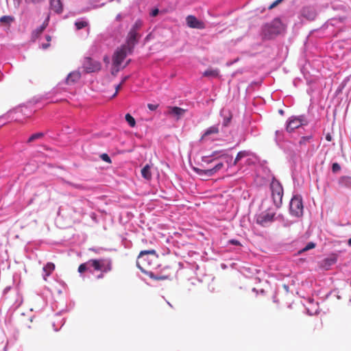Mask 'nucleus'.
I'll list each match as a JSON object with an SVG mask.
<instances>
[{
	"label": "nucleus",
	"instance_id": "obj_7",
	"mask_svg": "<svg viewBox=\"0 0 351 351\" xmlns=\"http://www.w3.org/2000/svg\"><path fill=\"white\" fill-rule=\"evenodd\" d=\"M304 120L302 117H291L289 119L287 124V131L292 132L295 129L304 125Z\"/></svg>",
	"mask_w": 351,
	"mask_h": 351
},
{
	"label": "nucleus",
	"instance_id": "obj_15",
	"mask_svg": "<svg viewBox=\"0 0 351 351\" xmlns=\"http://www.w3.org/2000/svg\"><path fill=\"white\" fill-rule=\"evenodd\" d=\"M219 132V126L217 125H213L209 127L204 133V134L201 137V141L204 140L207 136L213 135V134H217Z\"/></svg>",
	"mask_w": 351,
	"mask_h": 351
},
{
	"label": "nucleus",
	"instance_id": "obj_9",
	"mask_svg": "<svg viewBox=\"0 0 351 351\" xmlns=\"http://www.w3.org/2000/svg\"><path fill=\"white\" fill-rule=\"evenodd\" d=\"M274 216V213H262L256 217V223L261 225L262 226H266L268 223L273 221Z\"/></svg>",
	"mask_w": 351,
	"mask_h": 351
},
{
	"label": "nucleus",
	"instance_id": "obj_24",
	"mask_svg": "<svg viewBox=\"0 0 351 351\" xmlns=\"http://www.w3.org/2000/svg\"><path fill=\"white\" fill-rule=\"evenodd\" d=\"M247 156H248V154H247V152L246 151H241V152H239L237 154V156H236V158H235V159H234V163H233V164H234V165H237V162H239L241 158H244V157H246Z\"/></svg>",
	"mask_w": 351,
	"mask_h": 351
},
{
	"label": "nucleus",
	"instance_id": "obj_8",
	"mask_svg": "<svg viewBox=\"0 0 351 351\" xmlns=\"http://www.w3.org/2000/svg\"><path fill=\"white\" fill-rule=\"evenodd\" d=\"M83 66L86 73L96 72L101 69L100 62L90 58H86L84 60Z\"/></svg>",
	"mask_w": 351,
	"mask_h": 351
},
{
	"label": "nucleus",
	"instance_id": "obj_20",
	"mask_svg": "<svg viewBox=\"0 0 351 351\" xmlns=\"http://www.w3.org/2000/svg\"><path fill=\"white\" fill-rule=\"evenodd\" d=\"M47 25L48 23L47 21L44 22L42 25H40L39 27H38L33 32L32 36L35 38H38L40 36V34H41L42 32L45 30V29L47 27Z\"/></svg>",
	"mask_w": 351,
	"mask_h": 351
},
{
	"label": "nucleus",
	"instance_id": "obj_28",
	"mask_svg": "<svg viewBox=\"0 0 351 351\" xmlns=\"http://www.w3.org/2000/svg\"><path fill=\"white\" fill-rule=\"evenodd\" d=\"M195 171L199 176H213V174H210L208 173V171H209V169H201L199 168H195Z\"/></svg>",
	"mask_w": 351,
	"mask_h": 351
},
{
	"label": "nucleus",
	"instance_id": "obj_26",
	"mask_svg": "<svg viewBox=\"0 0 351 351\" xmlns=\"http://www.w3.org/2000/svg\"><path fill=\"white\" fill-rule=\"evenodd\" d=\"M43 136H44V134L42 132L34 134L31 136H29V138L27 140V142L32 143V142L36 141V139L41 138L42 137H43Z\"/></svg>",
	"mask_w": 351,
	"mask_h": 351
},
{
	"label": "nucleus",
	"instance_id": "obj_33",
	"mask_svg": "<svg viewBox=\"0 0 351 351\" xmlns=\"http://www.w3.org/2000/svg\"><path fill=\"white\" fill-rule=\"evenodd\" d=\"M341 170V167L337 162H334L332 165V171L333 173H337Z\"/></svg>",
	"mask_w": 351,
	"mask_h": 351
},
{
	"label": "nucleus",
	"instance_id": "obj_48",
	"mask_svg": "<svg viewBox=\"0 0 351 351\" xmlns=\"http://www.w3.org/2000/svg\"><path fill=\"white\" fill-rule=\"evenodd\" d=\"M348 244L351 246V238L348 239Z\"/></svg>",
	"mask_w": 351,
	"mask_h": 351
},
{
	"label": "nucleus",
	"instance_id": "obj_27",
	"mask_svg": "<svg viewBox=\"0 0 351 351\" xmlns=\"http://www.w3.org/2000/svg\"><path fill=\"white\" fill-rule=\"evenodd\" d=\"M315 247V243L313 242H309L304 248L300 250L298 253L301 254L302 252H306L309 250L313 249Z\"/></svg>",
	"mask_w": 351,
	"mask_h": 351
},
{
	"label": "nucleus",
	"instance_id": "obj_21",
	"mask_svg": "<svg viewBox=\"0 0 351 351\" xmlns=\"http://www.w3.org/2000/svg\"><path fill=\"white\" fill-rule=\"evenodd\" d=\"M149 278L152 279L156 280H165L169 279V276H165V275H155L152 271L146 274Z\"/></svg>",
	"mask_w": 351,
	"mask_h": 351
},
{
	"label": "nucleus",
	"instance_id": "obj_25",
	"mask_svg": "<svg viewBox=\"0 0 351 351\" xmlns=\"http://www.w3.org/2000/svg\"><path fill=\"white\" fill-rule=\"evenodd\" d=\"M14 20V17L11 16H3L0 18V22L1 23L10 24Z\"/></svg>",
	"mask_w": 351,
	"mask_h": 351
},
{
	"label": "nucleus",
	"instance_id": "obj_47",
	"mask_svg": "<svg viewBox=\"0 0 351 351\" xmlns=\"http://www.w3.org/2000/svg\"><path fill=\"white\" fill-rule=\"evenodd\" d=\"M116 18H117V19L118 21H121V19H122V16H121V15L119 14H118V15L117 16V17H116Z\"/></svg>",
	"mask_w": 351,
	"mask_h": 351
},
{
	"label": "nucleus",
	"instance_id": "obj_12",
	"mask_svg": "<svg viewBox=\"0 0 351 351\" xmlns=\"http://www.w3.org/2000/svg\"><path fill=\"white\" fill-rule=\"evenodd\" d=\"M300 14L308 21H313L317 15L315 10L311 6L303 7L300 11Z\"/></svg>",
	"mask_w": 351,
	"mask_h": 351
},
{
	"label": "nucleus",
	"instance_id": "obj_46",
	"mask_svg": "<svg viewBox=\"0 0 351 351\" xmlns=\"http://www.w3.org/2000/svg\"><path fill=\"white\" fill-rule=\"evenodd\" d=\"M46 39H47V42L49 43L51 40V38L50 36L47 35V36H46Z\"/></svg>",
	"mask_w": 351,
	"mask_h": 351
},
{
	"label": "nucleus",
	"instance_id": "obj_35",
	"mask_svg": "<svg viewBox=\"0 0 351 351\" xmlns=\"http://www.w3.org/2000/svg\"><path fill=\"white\" fill-rule=\"evenodd\" d=\"M231 119H232V115H230L229 117L224 118L223 125L225 127H227L229 125V123H230Z\"/></svg>",
	"mask_w": 351,
	"mask_h": 351
},
{
	"label": "nucleus",
	"instance_id": "obj_16",
	"mask_svg": "<svg viewBox=\"0 0 351 351\" xmlns=\"http://www.w3.org/2000/svg\"><path fill=\"white\" fill-rule=\"evenodd\" d=\"M81 77V74L78 71H73L71 73L67 78H66V83L68 84H71L77 82L78 80H80Z\"/></svg>",
	"mask_w": 351,
	"mask_h": 351
},
{
	"label": "nucleus",
	"instance_id": "obj_4",
	"mask_svg": "<svg viewBox=\"0 0 351 351\" xmlns=\"http://www.w3.org/2000/svg\"><path fill=\"white\" fill-rule=\"evenodd\" d=\"M273 201L276 207L279 208L282 204L283 188L278 180L274 178L270 184Z\"/></svg>",
	"mask_w": 351,
	"mask_h": 351
},
{
	"label": "nucleus",
	"instance_id": "obj_14",
	"mask_svg": "<svg viewBox=\"0 0 351 351\" xmlns=\"http://www.w3.org/2000/svg\"><path fill=\"white\" fill-rule=\"evenodd\" d=\"M55 265L51 262L47 263L43 267V271L45 273L43 275V278L45 280H47V277L51 274V273L55 270Z\"/></svg>",
	"mask_w": 351,
	"mask_h": 351
},
{
	"label": "nucleus",
	"instance_id": "obj_42",
	"mask_svg": "<svg viewBox=\"0 0 351 351\" xmlns=\"http://www.w3.org/2000/svg\"><path fill=\"white\" fill-rule=\"evenodd\" d=\"M43 0H25L27 3H39L42 1Z\"/></svg>",
	"mask_w": 351,
	"mask_h": 351
},
{
	"label": "nucleus",
	"instance_id": "obj_11",
	"mask_svg": "<svg viewBox=\"0 0 351 351\" xmlns=\"http://www.w3.org/2000/svg\"><path fill=\"white\" fill-rule=\"evenodd\" d=\"M271 34H278L285 29V25L279 18L274 19L269 25Z\"/></svg>",
	"mask_w": 351,
	"mask_h": 351
},
{
	"label": "nucleus",
	"instance_id": "obj_31",
	"mask_svg": "<svg viewBox=\"0 0 351 351\" xmlns=\"http://www.w3.org/2000/svg\"><path fill=\"white\" fill-rule=\"evenodd\" d=\"M311 138H312L311 136L302 137L299 141L300 145L302 146V145H306L307 143L310 142Z\"/></svg>",
	"mask_w": 351,
	"mask_h": 351
},
{
	"label": "nucleus",
	"instance_id": "obj_40",
	"mask_svg": "<svg viewBox=\"0 0 351 351\" xmlns=\"http://www.w3.org/2000/svg\"><path fill=\"white\" fill-rule=\"evenodd\" d=\"M278 5L276 1H274L268 8L269 10H272L273 8H276Z\"/></svg>",
	"mask_w": 351,
	"mask_h": 351
},
{
	"label": "nucleus",
	"instance_id": "obj_23",
	"mask_svg": "<svg viewBox=\"0 0 351 351\" xmlns=\"http://www.w3.org/2000/svg\"><path fill=\"white\" fill-rule=\"evenodd\" d=\"M223 167V164L222 162H219L213 168L209 169L208 171V173L213 174V176L222 169Z\"/></svg>",
	"mask_w": 351,
	"mask_h": 351
},
{
	"label": "nucleus",
	"instance_id": "obj_36",
	"mask_svg": "<svg viewBox=\"0 0 351 351\" xmlns=\"http://www.w3.org/2000/svg\"><path fill=\"white\" fill-rule=\"evenodd\" d=\"M147 107L150 110H156L158 107V104H147Z\"/></svg>",
	"mask_w": 351,
	"mask_h": 351
},
{
	"label": "nucleus",
	"instance_id": "obj_39",
	"mask_svg": "<svg viewBox=\"0 0 351 351\" xmlns=\"http://www.w3.org/2000/svg\"><path fill=\"white\" fill-rule=\"evenodd\" d=\"M122 83H120L119 85H117L115 88L116 89V91H115V93L113 95V97H115L117 95V94L118 93L119 90L121 89V86H122Z\"/></svg>",
	"mask_w": 351,
	"mask_h": 351
},
{
	"label": "nucleus",
	"instance_id": "obj_45",
	"mask_svg": "<svg viewBox=\"0 0 351 351\" xmlns=\"http://www.w3.org/2000/svg\"><path fill=\"white\" fill-rule=\"evenodd\" d=\"M128 76H125L123 78V80H121V83H122V84H124V82L128 79Z\"/></svg>",
	"mask_w": 351,
	"mask_h": 351
},
{
	"label": "nucleus",
	"instance_id": "obj_18",
	"mask_svg": "<svg viewBox=\"0 0 351 351\" xmlns=\"http://www.w3.org/2000/svg\"><path fill=\"white\" fill-rule=\"evenodd\" d=\"M141 175L143 178L147 180H150L152 179V175L151 173V167L149 165H146L141 169Z\"/></svg>",
	"mask_w": 351,
	"mask_h": 351
},
{
	"label": "nucleus",
	"instance_id": "obj_41",
	"mask_svg": "<svg viewBox=\"0 0 351 351\" xmlns=\"http://www.w3.org/2000/svg\"><path fill=\"white\" fill-rule=\"evenodd\" d=\"M332 136L330 133H328L326 135V140L327 141H332Z\"/></svg>",
	"mask_w": 351,
	"mask_h": 351
},
{
	"label": "nucleus",
	"instance_id": "obj_5",
	"mask_svg": "<svg viewBox=\"0 0 351 351\" xmlns=\"http://www.w3.org/2000/svg\"><path fill=\"white\" fill-rule=\"evenodd\" d=\"M290 213L297 217H300L303 215L304 206L302 198L300 195H294L290 202L289 205Z\"/></svg>",
	"mask_w": 351,
	"mask_h": 351
},
{
	"label": "nucleus",
	"instance_id": "obj_10",
	"mask_svg": "<svg viewBox=\"0 0 351 351\" xmlns=\"http://www.w3.org/2000/svg\"><path fill=\"white\" fill-rule=\"evenodd\" d=\"M186 21L188 27L193 29H203L206 27L205 23L198 20L193 15H189L186 18Z\"/></svg>",
	"mask_w": 351,
	"mask_h": 351
},
{
	"label": "nucleus",
	"instance_id": "obj_2",
	"mask_svg": "<svg viewBox=\"0 0 351 351\" xmlns=\"http://www.w3.org/2000/svg\"><path fill=\"white\" fill-rule=\"evenodd\" d=\"M143 26V21L140 19L136 21L130 32L128 34L126 44L125 46L128 47L129 53H131L136 44L138 43V39L141 38V34L138 31Z\"/></svg>",
	"mask_w": 351,
	"mask_h": 351
},
{
	"label": "nucleus",
	"instance_id": "obj_43",
	"mask_svg": "<svg viewBox=\"0 0 351 351\" xmlns=\"http://www.w3.org/2000/svg\"><path fill=\"white\" fill-rule=\"evenodd\" d=\"M49 45H50L49 43H47L46 44H43L42 45V48L43 49H47L49 47Z\"/></svg>",
	"mask_w": 351,
	"mask_h": 351
},
{
	"label": "nucleus",
	"instance_id": "obj_32",
	"mask_svg": "<svg viewBox=\"0 0 351 351\" xmlns=\"http://www.w3.org/2000/svg\"><path fill=\"white\" fill-rule=\"evenodd\" d=\"M88 264V262L86 263H82V264H80L78 267V272L82 274V273H84V271H86L87 270V267H86V265Z\"/></svg>",
	"mask_w": 351,
	"mask_h": 351
},
{
	"label": "nucleus",
	"instance_id": "obj_30",
	"mask_svg": "<svg viewBox=\"0 0 351 351\" xmlns=\"http://www.w3.org/2000/svg\"><path fill=\"white\" fill-rule=\"evenodd\" d=\"M75 25L77 28V29H81L82 28L86 27L88 25V23L86 21H77L75 23Z\"/></svg>",
	"mask_w": 351,
	"mask_h": 351
},
{
	"label": "nucleus",
	"instance_id": "obj_17",
	"mask_svg": "<svg viewBox=\"0 0 351 351\" xmlns=\"http://www.w3.org/2000/svg\"><path fill=\"white\" fill-rule=\"evenodd\" d=\"M50 5L54 12L57 13L62 12V5L60 0H50Z\"/></svg>",
	"mask_w": 351,
	"mask_h": 351
},
{
	"label": "nucleus",
	"instance_id": "obj_44",
	"mask_svg": "<svg viewBox=\"0 0 351 351\" xmlns=\"http://www.w3.org/2000/svg\"><path fill=\"white\" fill-rule=\"evenodd\" d=\"M221 152H222L221 151H215V152H214L210 155V156L214 157V156H217L218 154H220V153H221Z\"/></svg>",
	"mask_w": 351,
	"mask_h": 351
},
{
	"label": "nucleus",
	"instance_id": "obj_6",
	"mask_svg": "<svg viewBox=\"0 0 351 351\" xmlns=\"http://www.w3.org/2000/svg\"><path fill=\"white\" fill-rule=\"evenodd\" d=\"M128 53H129L128 48L124 45L119 48L114 54L113 64L117 67L119 66L125 60Z\"/></svg>",
	"mask_w": 351,
	"mask_h": 351
},
{
	"label": "nucleus",
	"instance_id": "obj_34",
	"mask_svg": "<svg viewBox=\"0 0 351 351\" xmlns=\"http://www.w3.org/2000/svg\"><path fill=\"white\" fill-rule=\"evenodd\" d=\"M101 158L108 163H111V159L107 154H102L101 155Z\"/></svg>",
	"mask_w": 351,
	"mask_h": 351
},
{
	"label": "nucleus",
	"instance_id": "obj_19",
	"mask_svg": "<svg viewBox=\"0 0 351 351\" xmlns=\"http://www.w3.org/2000/svg\"><path fill=\"white\" fill-rule=\"evenodd\" d=\"M339 185L345 187L351 188V177L342 176L339 180Z\"/></svg>",
	"mask_w": 351,
	"mask_h": 351
},
{
	"label": "nucleus",
	"instance_id": "obj_1",
	"mask_svg": "<svg viewBox=\"0 0 351 351\" xmlns=\"http://www.w3.org/2000/svg\"><path fill=\"white\" fill-rule=\"evenodd\" d=\"M158 256L154 250L141 251L136 261V266L144 274H147L157 266Z\"/></svg>",
	"mask_w": 351,
	"mask_h": 351
},
{
	"label": "nucleus",
	"instance_id": "obj_22",
	"mask_svg": "<svg viewBox=\"0 0 351 351\" xmlns=\"http://www.w3.org/2000/svg\"><path fill=\"white\" fill-rule=\"evenodd\" d=\"M203 75L204 77H217L219 76V70L208 69L204 72Z\"/></svg>",
	"mask_w": 351,
	"mask_h": 351
},
{
	"label": "nucleus",
	"instance_id": "obj_29",
	"mask_svg": "<svg viewBox=\"0 0 351 351\" xmlns=\"http://www.w3.org/2000/svg\"><path fill=\"white\" fill-rule=\"evenodd\" d=\"M125 120L131 127H134L136 125L135 119L130 114L125 115Z\"/></svg>",
	"mask_w": 351,
	"mask_h": 351
},
{
	"label": "nucleus",
	"instance_id": "obj_3",
	"mask_svg": "<svg viewBox=\"0 0 351 351\" xmlns=\"http://www.w3.org/2000/svg\"><path fill=\"white\" fill-rule=\"evenodd\" d=\"M95 270L101 271V273L97 276L98 279L104 278V273H108L112 271V264L111 260L106 259H90L88 261Z\"/></svg>",
	"mask_w": 351,
	"mask_h": 351
},
{
	"label": "nucleus",
	"instance_id": "obj_49",
	"mask_svg": "<svg viewBox=\"0 0 351 351\" xmlns=\"http://www.w3.org/2000/svg\"><path fill=\"white\" fill-rule=\"evenodd\" d=\"M280 112L281 114H282V113H283V111L281 110H280Z\"/></svg>",
	"mask_w": 351,
	"mask_h": 351
},
{
	"label": "nucleus",
	"instance_id": "obj_37",
	"mask_svg": "<svg viewBox=\"0 0 351 351\" xmlns=\"http://www.w3.org/2000/svg\"><path fill=\"white\" fill-rule=\"evenodd\" d=\"M229 243L234 245H241V243L236 239H231L229 241Z\"/></svg>",
	"mask_w": 351,
	"mask_h": 351
},
{
	"label": "nucleus",
	"instance_id": "obj_13",
	"mask_svg": "<svg viewBox=\"0 0 351 351\" xmlns=\"http://www.w3.org/2000/svg\"><path fill=\"white\" fill-rule=\"evenodd\" d=\"M186 112L185 109L181 108L180 107L173 106V107H168L167 114L174 117L177 120L180 119L181 117H182Z\"/></svg>",
	"mask_w": 351,
	"mask_h": 351
},
{
	"label": "nucleus",
	"instance_id": "obj_38",
	"mask_svg": "<svg viewBox=\"0 0 351 351\" xmlns=\"http://www.w3.org/2000/svg\"><path fill=\"white\" fill-rule=\"evenodd\" d=\"M159 10L158 8L154 9L152 12L150 13V15L153 17L156 16L158 14Z\"/></svg>",
	"mask_w": 351,
	"mask_h": 351
}]
</instances>
